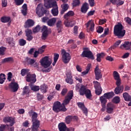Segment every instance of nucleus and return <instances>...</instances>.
<instances>
[{"label": "nucleus", "mask_w": 131, "mask_h": 131, "mask_svg": "<svg viewBox=\"0 0 131 131\" xmlns=\"http://www.w3.org/2000/svg\"><path fill=\"white\" fill-rule=\"evenodd\" d=\"M72 98H73V91H70L66 96L62 104H61V103L59 101H56L54 103L53 107V111L57 113L60 112V111H62L63 112L67 111V108L65 107V105L69 104V102H70V100H71Z\"/></svg>", "instance_id": "obj_1"}, {"label": "nucleus", "mask_w": 131, "mask_h": 131, "mask_svg": "<svg viewBox=\"0 0 131 131\" xmlns=\"http://www.w3.org/2000/svg\"><path fill=\"white\" fill-rule=\"evenodd\" d=\"M45 7L47 9L53 8L51 10V13L53 16H58L59 14V10H58V5L56 2H54L53 0H44Z\"/></svg>", "instance_id": "obj_2"}, {"label": "nucleus", "mask_w": 131, "mask_h": 131, "mask_svg": "<svg viewBox=\"0 0 131 131\" xmlns=\"http://www.w3.org/2000/svg\"><path fill=\"white\" fill-rule=\"evenodd\" d=\"M76 92H79L80 96L85 95L87 99H90L92 97L91 90L86 89L85 86L81 85V84H77L75 86Z\"/></svg>", "instance_id": "obj_3"}, {"label": "nucleus", "mask_w": 131, "mask_h": 131, "mask_svg": "<svg viewBox=\"0 0 131 131\" xmlns=\"http://www.w3.org/2000/svg\"><path fill=\"white\" fill-rule=\"evenodd\" d=\"M30 116H32V120L33 121V125L32 128V131H38V127H39V121L36 120L37 118V114L32 111L29 112Z\"/></svg>", "instance_id": "obj_4"}, {"label": "nucleus", "mask_w": 131, "mask_h": 131, "mask_svg": "<svg viewBox=\"0 0 131 131\" xmlns=\"http://www.w3.org/2000/svg\"><path fill=\"white\" fill-rule=\"evenodd\" d=\"M114 33L119 38H121L125 35V30L123 29L122 25L119 24L114 27Z\"/></svg>", "instance_id": "obj_5"}, {"label": "nucleus", "mask_w": 131, "mask_h": 131, "mask_svg": "<svg viewBox=\"0 0 131 131\" xmlns=\"http://www.w3.org/2000/svg\"><path fill=\"white\" fill-rule=\"evenodd\" d=\"M71 60V56L69 53L66 52L64 49L61 50V61L64 64H68Z\"/></svg>", "instance_id": "obj_6"}, {"label": "nucleus", "mask_w": 131, "mask_h": 131, "mask_svg": "<svg viewBox=\"0 0 131 131\" xmlns=\"http://www.w3.org/2000/svg\"><path fill=\"white\" fill-rule=\"evenodd\" d=\"M40 63L42 67L48 68L52 64V59L49 56H45L40 60Z\"/></svg>", "instance_id": "obj_7"}, {"label": "nucleus", "mask_w": 131, "mask_h": 131, "mask_svg": "<svg viewBox=\"0 0 131 131\" xmlns=\"http://www.w3.org/2000/svg\"><path fill=\"white\" fill-rule=\"evenodd\" d=\"M41 31H42V36L41 38L43 39V40H46L47 39V38L48 37V36L49 35V32L51 31V29H48V27L46 26H43L41 28Z\"/></svg>", "instance_id": "obj_8"}, {"label": "nucleus", "mask_w": 131, "mask_h": 131, "mask_svg": "<svg viewBox=\"0 0 131 131\" xmlns=\"http://www.w3.org/2000/svg\"><path fill=\"white\" fill-rule=\"evenodd\" d=\"M36 13L38 17H42L43 14H45V8H43L42 4H39L36 9Z\"/></svg>", "instance_id": "obj_9"}, {"label": "nucleus", "mask_w": 131, "mask_h": 131, "mask_svg": "<svg viewBox=\"0 0 131 131\" xmlns=\"http://www.w3.org/2000/svg\"><path fill=\"white\" fill-rule=\"evenodd\" d=\"M26 80L28 82H31V83H34L36 81V75L35 74H30L28 73L26 77Z\"/></svg>", "instance_id": "obj_10"}, {"label": "nucleus", "mask_w": 131, "mask_h": 131, "mask_svg": "<svg viewBox=\"0 0 131 131\" xmlns=\"http://www.w3.org/2000/svg\"><path fill=\"white\" fill-rule=\"evenodd\" d=\"M94 88L95 89V93L96 95H100L102 94V88L99 82L96 81L93 82Z\"/></svg>", "instance_id": "obj_11"}, {"label": "nucleus", "mask_w": 131, "mask_h": 131, "mask_svg": "<svg viewBox=\"0 0 131 131\" xmlns=\"http://www.w3.org/2000/svg\"><path fill=\"white\" fill-rule=\"evenodd\" d=\"M86 25L88 31H94V30H95V23H94V20H89L86 24Z\"/></svg>", "instance_id": "obj_12"}, {"label": "nucleus", "mask_w": 131, "mask_h": 131, "mask_svg": "<svg viewBox=\"0 0 131 131\" xmlns=\"http://www.w3.org/2000/svg\"><path fill=\"white\" fill-rule=\"evenodd\" d=\"M4 122L10 123V125L13 126L15 124V118L12 117H6L3 119Z\"/></svg>", "instance_id": "obj_13"}, {"label": "nucleus", "mask_w": 131, "mask_h": 131, "mask_svg": "<svg viewBox=\"0 0 131 131\" xmlns=\"http://www.w3.org/2000/svg\"><path fill=\"white\" fill-rule=\"evenodd\" d=\"M131 41H125L123 44L121 45L120 48L121 49V50H123L125 49V50H130L131 51Z\"/></svg>", "instance_id": "obj_14"}, {"label": "nucleus", "mask_w": 131, "mask_h": 131, "mask_svg": "<svg viewBox=\"0 0 131 131\" xmlns=\"http://www.w3.org/2000/svg\"><path fill=\"white\" fill-rule=\"evenodd\" d=\"M114 108L115 106L114 104L111 103H108L106 105V112L109 114H111V113H113L114 112Z\"/></svg>", "instance_id": "obj_15"}, {"label": "nucleus", "mask_w": 131, "mask_h": 131, "mask_svg": "<svg viewBox=\"0 0 131 131\" xmlns=\"http://www.w3.org/2000/svg\"><path fill=\"white\" fill-rule=\"evenodd\" d=\"M82 57L86 58H90L92 60L94 59V56H93V54L92 52L89 50H85L82 53Z\"/></svg>", "instance_id": "obj_16"}, {"label": "nucleus", "mask_w": 131, "mask_h": 131, "mask_svg": "<svg viewBox=\"0 0 131 131\" xmlns=\"http://www.w3.org/2000/svg\"><path fill=\"white\" fill-rule=\"evenodd\" d=\"M66 75V82H67V83H69V84H72L73 83V79H72V74L71 73V72L67 73Z\"/></svg>", "instance_id": "obj_17"}, {"label": "nucleus", "mask_w": 131, "mask_h": 131, "mask_svg": "<svg viewBox=\"0 0 131 131\" xmlns=\"http://www.w3.org/2000/svg\"><path fill=\"white\" fill-rule=\"evenodd\" d=\"M9 89L12 90L13 92H17L18 89H19V84L16 82H12L11 84H9Z\"/></svg>", "instance_id": "obj_18"}, {"label": "nucleus", "mask_w": 131, "mask_h": 131, "mask_svg": "<svg viewBox=\"0 0 131 131\" xmlns=\"http://www.w3.org/2000/svg\"><path fill=\"white\" fill-rule=\"evenodd\" d=\"M75 20L73 19H70L69 20L68 19H66L64 20V25L67 27H72V26H73V25H75Z\"/></svg>", "instance_id": "obj_19"}, {"label": "nucleus", "mask_w": 131, "mask_h": 131, "mask_svg": "<svg viewBox=\"0 0 131 131\" xmlns=\"http://www.w3.org/2000/svg\"><path fill=\"white\" fill-rule=\"evenodd\" d=\"M99 101H100L102 107H103L102 110L104 111L103 109L105 108V106L106 105V104L107 103V98L105 96H104V95H103L99 98Z\"/></svg>", "instance_id": "obj_20"}, {"label": "nucleus", "mask_w": 131, "mask_h": 131, "mask_svg": "<svg viewBox=\"0 0 131 131\" xmlns=\"http://www.w3.org/2000/svg\"><path fill=\"white\" fill-rule=\"evenodd\" d=\"M34 25V21L32 19H28L25 22V28H29V27H32Z\"/></svg>", "instance_id": "obj_21"}, {"label": "nucleus", "mask_w": 131, "mask_h": 131, "mask_svg": "<svg viewBox=\"0 0 131 131\" xmlns=\"http://www.w3.org/2000/svg\"><path fill=\"white\" fill-rule=\"evenodd\" d=\"M75 119L77 120V117L74 116L72 117V116H68L66 118V122L67 124H69L72 120H74Z\"/></svg>", "instance_id": "obj_22"}, {"label": "nucleus", "mask_w": 131, "mask_h": 131, "mask_svg": "<svg viewBox=\"0 0 131 131\" xmlns=\"http://www.w3.org/2000/svg\"><path fill=\"white\" fill-rule=\"evenodd\" d=\"M111 3L113 5H117V6H121L124 4L123 0H110Z\"/></svg>", "instance_id": "obj_23"}, {"label": "nucleus", "mask_w": 131, "mask_h": 131, "mask_svg": "<svg viewBox=\"0 0 131 131\" xmlns=\"http://www.w3.org/2000/svg\"><path fill=\"white\" fill-rule=\"evenodd\" d=\"M61 10L60 13L61 14V15H63V14H64L65 12H66V11L68 10V9L69 8V6H68V4H63L61 5Z\"/></svg>", "instance_id": "obj_24"}, {"label": "nucleus", "mask_w": 131, "mask_h": 131, "mask_svg": "<svg viewBox=\"0 0 131 131\" xmlns=\"http://www.w3.org/2000/svg\"><path fill=\"white\" fill-rule=\"evenodd\" d=\"M123 89H124L123 86H117L115 89V94L116 95H119V94H121V93L123 92Z\"/></svg>", "instance_id": "obj_25"}, {"label": "nucleus", "mask_w": 131, "mask_h": 131, "mask_svg": "<svg viewBox=\"0 0 131 131\" xmlns=\"http://www.w3.org/2000/svg\"><path fill=\"white\" fill-rule=\"evenodd\" d=\"M57 21V18H52L47 21V25L48 26H54Z\"/></svg>", "instance_id": "obj_26"}, {"label": "nucleus", "mask_w": 131, "mask_h": 131, "mask_svg": "<svg viewBox=\"0 0 131 131\" xmlns=\"http://www.w3.org/2000/svg\"><path fill=\"white\" fill-rule=\"evenodd\" d=\"M88 10H89V4H88V3H85L82 6L81 11L82 13L85 14V13L88 12Z\"/></svg>", "instance_id": "obj_27"}, {"label": "nucleus", "mask_w": 131, "mask_h": 131, "mask_svg": "<svg viewBox=\"0 0 131 131\" xmlns=\"http://www.w3.org/2000/svg\"><path fill=\"white\" fill-rule=\"evenodd\" d=\"M58 128L59 129V131H65L66 130L67 127L66 126V124H65V123H60L58 124Z\"/></svg>", "instance_id": "obj_28"}, {"label": "nucleus", "mask_w": 131, "mask_h": 131, "mask_svg": "<svg viewBox=\"0 0 131 131\" xmlns=\"http://www.w3.org/2000/svg\"><path fill=\"white\" fill-rule=\"evenodd\" d=\"M104 97H105L106 99H111V98H113L114 97V92H111L105 93L103 95Z\"/></svg>", "instance_id": "obj_29"}, {"label": "nucleus", "mask_w": 131, "mask_h": 131, "mask_svg": "<svg viewBox=\"0 0 131 131\" xmlns=\"http://www.w3.org/2000/svg\"><path fill=\"white\" fill-rule=\"evenodd\" d=\"M21 13L24 16H26L27 14V5L25 4L22 6Z\"/></svg>", "instance_id": "obj_30"}, {"label": "nucleus", "mask_w": 131, "mask_h": 131, "mask_svg": "<svg viewBox=\"0 0 131 131\" xmlns=\"http://www.w3.org/2000/svg\"><path fill=\"white\" fill-rule=\"evenodd\" d=\"M7 42L8 43L11 47H14V46H15V42L12 37H8L7 39Z\"/></svg>", "instance_id": "obj_31"}, {"label": "nucleus", "mask_w": 131, "mask_h": 131, "mask_svg": "<svg viewBox=\"0 0 131 131\" xmlns=\"http://www.w3.org/2000/svg\"><path fill=\"white\" fill-rule=\"evenodd\" d=\"M59 57H60V55H59V54L54 53V61L52 63L53 66H55L56 65V63H57V61H58V59H59Z\"/></svg>", "instance_id": "obj_32"}, {"label": "nucleus", "mask_w": 131, "mask_h": 131, "mask_svg": "<svg viewBox=\"0 0 131 131\" xmlns=\"http://www.w3.org/2000/svg\"><path fill=\"white\" fill-rule=\"evenodd\" d=\"M105 57V53H98L97 54V62H101V59Z\"/></svg>", "instance_id": "obj_33"}, {"label": "nucleus", "mask_w": 131, "mask_h": 131, "mask_svg": "<svg viewBox=\"0 0 131 131\" xmlns=\"http://www.w3.org/2000/svg\"><path fill=\"white\" fill-rule=\"evenodd\" d=\"M10 18L9 16H3L1 17V21L3 23H8L10 21Z\"/></svg>", "instance_id": "obj_34"}, {"label": "nucleus", "mask_w": 131, "mask_h": 131, "mask_svg": "<svg viewBox=\"0 0 131 131\" xmlns=\"http://www.w3.org/2000/svg\"><path fill=\"white\" fill-rule=\"evenodd\" d=\"M23 94L24 95H27L30 93V89L28 86H25L23 89Z\"/></svg>", "instance_id": "obj_35"}, {"label": "nucleus", "mask_w": 131, "mask_h": 131, "mask_svg": "<svg viewBox=\"0 0 131 131\" xmlns=\"http://www.w3.org/2000/svg\"><path fill=\"white\" fill-rule=\"evenodd\" d=\"M123 97L124 98L125 101H128L130 99L131 96H129L128 93L125 92L123 94Z\"/></svg>", "instance_id": "obj_36"}, {"label": "nucleus", "mask_w": 131, "mask_h": 131, "mask_svg": "<svg viewBox=\"0 0 131 131\" xmlns=\"http://www.w3.org/2000/svg\"><path fill=\"white\" fill-rule=\"evenodd\" d=\"M91 64H89L86 68V70L82 72V75H86V74H88V73H89V71H90V70H91Z\"/></svg>", "instance_id": "obj_37"}, {"label": "nucleus", "mask_w": 131, "mask_h": 131, "mask_svg": "<svg viewBox=\"0 0 131 131\" xmlns=\"http://www.w3.org/2000/svg\"><path fill=\"white\" fill-rule=\"evenodd\" d=\"M40 90L42 93H47V91H48V86L45 84L41 85Z\"/></svg>", "instance_id": "obj_38"}, {"label": "nucleus", "mask_w": 131, "mask_h": 131, "mask_svg": "<svg viewBox=\"0 0 131 131\" xmlns=\"http://www.w3.org/2000/svg\"><path fill=\"white\" fill-rule=\"evenodd\" d=\"M5 80H6V75L5 74H0V83L3 84L5 82Z\"/></svg>", "instance_id": "obj_39"}, {"label": "nucleus", "mask_w": 131, "mask_h": 131, "mask_svg": "<svg viewBox=\"0 0 131 131\" xmlns=\"http://www.w3.org/2000/svg\"><path fill=\"white\" fill-rule=\"evenodd\" d=\"M47 48V45H43L41 47H40L38 49V51H39V54H42V53L45 52L46 51V48Z\"/></svg>", "instance_id": "obj_40"}, {"label": "nucleus", "mask_w": 131, "mask_h": 131, "mask_svg": "<svg viewBox=\"0 0 131 131\" xmlns=\"http://www.w3.org/2000/svg\"><path fill=\"white\" fill-rule=\"evenodd\" d=\"M113 77L115 80H118V79H120V77L119 76V74L118 72L116 71H114L113 72Z\"/></svg>", "instance_id": "obj_41"}, {"label": "nucleus", "mask_w": 131, "mask_h": 131, "mask_svg": "<svg viewBox=\"0 0 131 131\" xmlns=\"http://www.w3.org/2000/svg\"><path fill=\"white\" fill-rule=\"evenodd\" d=\"M29 72V70H27L26 69H23L21 70L20 74H21L22 76H25L26 74L27 75L28 73H30Z\"/></svg>", "instance_id": "obj_42"}, {"label": "nucleus", "mask_w": 131, "mask_h": 131, "mask_svg": "<svg viewBox=\"0 0 131 131\" xmlns=\"http://www.w3.org/2000/svg\"><path fill=\"white\" fill-rule=\"evenodd\" d=\"M112 102L113 103H115V104H118L120 102V98L118 96H115L113 98Z\"/></svg>", "instance_id": "obj_43"}, {"label": "nucleus", "mask_w": 131, "mask_h": 131, "mask_svg": "<svg viewBox=\"0 0 131 131\" xmlns=\"http://www.w3.org/2000/svg\"><path fill=\"white\" fill-rule=\"evenodd\" d=\"M40 88L39 87V86L37 85H31V90L32 91H33V92H37L39 91V89Z\"/></svg>", "instance_id": "obj_44"}, {"label": "nucleus", "mask_w": 131, "mask_h": 131, "mask_svg": "<svg viewBox=\"0 0 131 131\" xmlns=\"http://www.w3.org/2000/svg\"><path fill=\"white\" fill-rule=\"evenodd\" d=\"M74 15V12H73V11H70L64 15V17L66 19L67 17H71Z\"/></svg>", "instance_id": "obj_45"}, {"label": "nucleus", "mask_w": 131, "mask_h": 131, "mask_svg": "<svg viewBox=\"0 0 131 131\" xmlns=\"http://www.w3.org/2000/svg\"><path fill=\"white\" fill-rule=\"evenodd\" d=\"M40 31V26H37L35 28H33V32L34 33H36L37 32H39Z\"/></svg>", "instance_id": "obj_46"}, {"label": "nucleus", "mask_w": 131, "mask_h": 131, "mask_svg": "<svg viewBox=\"0 0 131 131\" xmlns=\"http://www.w3.org/2000/svg\"><path fill=\"white\" fill-rule=\"evenodd\" d=\"M14 3L16 6H21L24 3V0H14Z\"/></svg>", "instance_id": "obj_47"}, {"label": "nucleus", "mask_w": 131, "mask_h": 131, "mask_svg": "<svg viewBox=\"0 0 131 131\" xmlns=\"http://www.w3.org/2000/svg\"><path fill=\"white\" fill-rule=\"evenodd\" d=\"M6 50H7V49L5 47H0V55L4 56V55H5Z\"/></svg>", "instance_id": "obj_48"}, {"label": "nucleus", "mask_w": 131, "mask_h": 131, "mask_svg": "<svg viewBox=\"0 0 131 131\" xmlns=\"http://www.w3.org/2000/svg\"><path fill=\"white\" fill-rule=\"evenodd\" d=\"M80 5V1L79 0H74L73 2V7H77V6H79Z\"/></svg>", "instance_id": "obj_49"}, {"label": "nucleus", "mask_w": 131, "mask_h": 131, "mask_svg": "<svg viewBox=\"0 0 131 131\" xmlns=\"http://www.w3.org/2000/svg\"><path fill=\"white\" fill-rule=\"evenodd\" d=\"M95 74L96 79H97V80H99V79H101V78H102V74L101 73H98Z\"/></svg>", "instance_id": "obj_50"}, {"label": "nucleus", "mask_w": 131, "mask_h": 131, "mask_svg": "<svg viewBox=\"0 0 131 131\" xmlns=\"http://www.w3.org/2000/svg\"><path fill=\"white\" fill-rule=\"evenodd\" d=\"M19 43L21 46H25L26 45V40L24 39H20L19 40Z\"/></svg>", "instance_id": "obj_51"}, {"label": "nucleus", "mask_w": 131, "mask_h": 131, "mask_svg": "<svg viewBox=\"0 0 131 131\" xmlns=\"http://www.w3.org/2000/svg\"><path fill=\"white\" fill-rule=\"evenodd\" d=\"M26 36L29 35H32V31L30 29H27L25 31Z\"/></svg>", "instance_id": "obj_52"}, {"label": "nucleus", "mask_w": 131, "mask_h": 131, "mask_svg": "<svg viewBox=\"0 0 131 131\" xmlns=\"http://www.w3.org/2000/svg\"><path fill=\"white\" fill-rule=\"evenodd\" d=\"M75 79L79 81V82H82V78H81V77L80 76H76L75 77Z\"/></svg>", "instance_id": "obj_53"}, {"label": "nucleus", "mask_w": 131, "mask_h": 131, "mask_svg": "<svg viewBox=\"0 0 131 131\" xmlns=\"http://www.w3.org/2000/svg\"><path fill=\"white\" fill-rule=\"evenodd\" d=\"M62 25H63V24L62 23V21L58 20L57 22L56 26H57V28H61V27H62Z\"/></svg>", "instance_id": "obj_54"}, {"label": "nucleus", "mask_w": 131, "mask_h": 131, "mask_svg": "<svg viewBox=\"0 0 131 131\" xmlns=\"http://www.w3.org/2000/svg\"><path fill=\"white\" fill-rule=\"evenodd\" d=\"M108 34H109V29L108 28H106L104 29V32L102 36H106V35H108Z\"/></svg>", "instance_id": "obj_55"}, {"label": "nucleus", "mask_w": 131, "mask_h": 131, "mask_svg": "<svg viewBox=\"0 0 131 131\" xmlns=\"http://www.w3.org/2000/svg\"><path fill=\"white\" fill-rule=\"evenodd\" d=\"M95 74L97 73H101V70L99 68V66H96L95 71H94Z\"/></svg>", "instance_id": "obj_56"}, {"label": "nucleus", "mask_w": 131, "mask_h": 131, "mask_svg": "<svg viewBox=\"0 0 131 131\" xmlns=\"http://www.w3.org/2000/svg\"><path fill=\"white\" fill-rule=\"evenodd\" d=\"M68 90L66 88H64L62 90L61 92V95L62 96H65L66 94H67Z\"/></svg>", "instance_id": "obj_57"}, {"label": "nucleus", "mask_w": 131, "mask_h": 131, "mask_svg": "<svg viewBox=\"0 0 131 131\" xmlns=\"http://www.w3.org/2000/svg\"><path fill=\"white\" fill-rule=\"evenodd\" d=\"M104 31V29L102 27H98L97 30V32L98 33H102Z\"/></svg>", "instance_id": "obj_58"}, {"label": "nucleus", "mask_w": 131, "mask_h": 131, "mask_svg": "<svg viewBox=\"0 0 131 131\" xmlns=\"http://www.w3.org/2000/svg\"><path fill=\"white\" fill-rule=\"evenodd\" d=\"M81 110H82L84 114H85V115H88V108H86L85 106L83 107L82 109H81Z\"/></svg>", "instance_id": "obj_59"}, {"label": "nucleus", "mask_w": 131, "mask_h": 131, "mask_svg": "<svg viewBox=\"0 0 131 131\" xmlns=\"http://www.w3.org/2000/svg\"><path fill=\"white\" fill-rule=\"evenodd\" d=\"M124 20L126 23L129 24V25H131V19L129 17H125L124 18Z\"/></svg>", "instance_id": "obj_60"}, {"label": "nucleus", "mask_w": 131, "mask_h": 131, "mask_svg": "<svg viewBox=\"0 0 131 131\" xmlns=\"http://www.w3.org/2000/svg\"><path fill=\"white\" fill-rule=\"evenodd\" d=\"M8 2L7 0H2V7H3V8H6Z\"/></svg>", "instance_id": "obj_61"}, {"label": "nucleus", "mask_w": 131, "mask_h": 131, "mask_svg": "<svg viewBox=\"0 0 131 131\" xmlns=\"http://www.w3.org/2000/svg\"><path fill=\"white\" fill-rule=\"evenodd\" d=\"M106 21H107L106 19H100L99 21V25H103V24H105V23H106Z\"/></svg>", "instance_id": "obj_62"}, {"label": "nucleus", "mask_w": 131, "mask_h": 131, "mask_svg": "<svg viewBox=\"0 0 131 131\" xmlns=\"http://www.w3.org/2000/svg\"><path fill=\"white\" fill-rule=\"evenodd\" d=\"M111 119V116L110 115H107L103 119L104 121H109Z\"/></svg>", "instance_id": "obj_63"}, {"label": "nucleus", "mask_w": 131, "mask_h": 131, "mask_svg": "<svg viewBox=\"0 0 131 131\" xmlns=\"http://www.w3.org/2000/svg\"><path fill=\"white\" fill-rule=\"evenodd\" d=\"M89 3L91 7L95 6V0H89Z\"/></svg>", "instance_id": "obj_64"}]
</instances>
